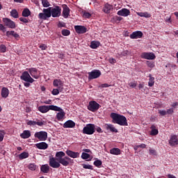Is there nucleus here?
<instances>
[{"mask_svg":"<svg viewBox=\"0 0 178 178\" xmlns=\"http://www.w3.org/2000/svg\"><path fill=\"white\" fill-rule=\"evenodd\" d=\"M3 22L4 23V25L9 29H16V24L15 22L8 17L3 18Z\"/></svg>","mask_w":178,"mask_h":178,"instance_id":"9","label":"nucleus"},{"mask_svg":"<svg viewBox=\"0 0 178 178\" xmlns=\"http://www.w3.org/2000/svg\"><path fill=\"white\" fill-rule=\"evenodd\" d=\"M71 161L72 159L66 156L65 152H57L56 153V159L54 157L49 158V165L51 168L58 169V168H60V164L63 165V166H69Z\"/></svg>","mask_w":178,"mask_h":178,"instance_id":"1","label":"nucleus"},{"mask_svg":"<svg viewBox=\"0 0 178 178\" xmlns=\"http://www.w3.org/2000/svg\"><path fill=\"white\" fill-rule=\"evenodd\" d=\"M141 37H143V32H141L140 31L133 32L130 35V38H131V40H135V39H137V38H141Z\"/></svg>","mask_w":178,"mask_h":178,"instance_id":"17","label":"nucleus"},{"mask_svg":"<svg viewBox=\"0 0 178 178\" xmlns=\"http://www.w3.org/2000/svg\"><path fill=\"white\" fill-rule=\"evenodd\" d=\"M108 62H109V63H111V64L116 63V59H115V58H109L108 59Z\"/></svg>","mask_w":178,"mask_h":178,"instance_id":"56","label":"nucleus"},{"mask_svg":"<svg viewBox=\"0 0 178 178\" xmlns=\"http://www.w3.org/2000/svg\"><path fill=\"white\" fill-rule=\"evenodd\" d=\"M83 169H90L92 170V165H87V164H83Z\"/></svg>","mask_w":178,"mask_h":178,"instance_id":"47","label":"nucleus"},{"mask_svg":"<svg viewBox=\"0 0 178 178\" xmlns=\"http://www.w3.org/2000/svg\"><path fill=\"white\" fill-rule=\"evenodd\" d=\"M150 129H152L150 132L151 136H156L158 133H159L158 129H156V127L155 125H152Z\"/></svg>","mask_w":178,"mask_h":178,"instance_id":"27","label":"nucleus"},{"mask_svg":"<svg viewBox=\"0 0 178 178\" xmlns=\"http://www.w3.org/2000/svg\"><path fill=\"white\" fill-rule=\"evenodd\" d=\"M110 154H112V155H120V149L113 148L110 150Z\"/></svg>","mask_w":178,"mask_h":178,"instance_id":"28","label":"nucleus"},{"mask_svg":"<svg viewBox=\"0 0 178 178\" xmlns=\"http://www.w3.org/2000/svg\"><path fill=\"white\" fill-rule=\"evenodd\" d=\"M30 75L33 77V79H40V74H38V71L35 68H29L28 70Z\"/></svg>","mask_w":178,"mask_h":178,"instance_id":"13","label":"nucleus"},{"mask_svg":"<svg viewBox=\"0 0 178 178\" xmlns=\"http://www.w3.org/2000/svg\"><path fill=\"white\" fill-rule=\"evenodd\" d=\"M31 136V134L30 133V131L25 130L22 134H21L20 136L22 138H29Z\"/></svg>","mask_w":178,"mask_h":178,"instance_id":"26","label":"nucleus"},{"mask_svg":"<svg viewBox=\"0 0 178 178\" xmlns=\"http://www.w3.org/2000/svg\"><path fill=\"white\" fill-rule=\"evenodd\" d=\"M62 12V8L59 6H56L55 8H51V15L52 17H59Z\"/></svg>","mask_w":178,"mask_h":178,"instance_id":"10","label":"nucleus"},{"mask_svg":"<svg viewBox=\"0 0 178 178\" xmlns=\"http://www.w3.org/2000/svg\"><path fill=\"white\" fill-rule=\"evenodd\" d=\"M99 42L98 41H92L90 43V48H92V49H97V48H98V47H99Z\"/></svg>","mask_w":178,"mask_h":178,"instance_id":"29","label":"nucleus"},{"mask_svg":"<svg viewBox=\"0 0 178 178\" xmlns=\"http://www.w3.org/2000/svg\"><path fill=\"white\" fill-rule=\"evenodd\" d=\"M29 169H30L31 170H35V165H34V164H30V165H29Z\"/></svg>","mask_w":178,"mask_h":178,"instance_id":"55","label":"nucleus"},{"mask_svg":"<svg viewBox=\"0 0 178 178\" xmlns=\"http://www.w3.org/2000/svg\"><path fill=\"white\" fill-rule=\"evenodd\" d=\"M10 15L12 17H14L15 19H17L19 17V13H17V10H16L15 9L13 10L10 12Z\"/></svg>","mask_w":178,"mask_h":178,"instance_id":"36","label":"nucleus"},{"mask_svg":"<svg viewBox=\"0 0 178 178\" xmlns=\"http://www.w3.org/2000/svg\"><path fill=\"white\" fill-rule=\"evenodd\" d=\"M26 112L29 113V112H31V109H30V108L26 107Z\"/></svg>","mask_w":178,"mask_h":178,"instance_id":"63","label":"nucleus"},{"mask_svg":"<svg viewBox=\"0 0 178 178\" xmlns=\"http://www.w3.org/2000/svg\"><path fill=\"white\" fill-rule=\"evenodd\" d=\"M0 30L1 31H3V33H5L6 31V27H5L3 24H0Z\"/></svg>","mask_w":178,"mask_h":178,"instance_id":"50","label":"nucleus"},{"mask_svg":"<svg viewBox=\"0 0 178 178\" xmlns=\"http://www.w3.org/2000/svg\"><path fill=\"white\" fill-rule=\"evenodd\" d=\"M149 152L150 155H156V151L155 149H149Z\"/></svg>","mask_w":178,"mask_h":178,"instance_id":"54","label":"nucleus"},{"mask_svg":"<svg viewBox=\"0 0 178 178\" xmlns=\"http://www.w3.org/2000/svg\"><path fill=\"white\" fill-rule=\"evenodd\" d=\"M40 170L43 173H48V172H49V165H48V164L42 165Z\"/></svg>","mask_w":178,"mask_h":178,"instance_id":"30","label":"nucleus"},{"mask_svg":"<svg viewBox=\"0 0 178 178\" xmlns=\"http://www.w3.org/2000/svg\"><path fill=\"white\" fill-rule=\"evenodd\" d=\"M167 115H173V113L175 112V108H171L167 110Z\"/></svg>","mask_w":178,"mask_h":178,"instance_id":"46","label":"nucleus"},{"mask_svg":"<svg viewBox=\"0 0 178 178\" xmlns=\"http://www.w3.org/2000/svg\"><path fill=\"white\" fill-rule=\"evenodd\" d=\"M101 76V71L99 70H94L90 72H88V79L94 80V79H98Z\"/></svg>","mask_w":178,"mask_h":178,"instance_id":"11","label":"nucleus"},{"mask_svg":"<svg viewBox=\"0 0 178 178\" xmlns=\"http://www.w3.org/2000/svg\"><path fill=\"white\" fill-rule=\"evenodd\" d=\"M74 126H76V123H74V122L72 120H67L63 124L64 129H73Z\"/></svg>","mask_w":178,"mask_h":178,"instance_id":"18","label":"nucleus"},{"mask_svg":"<svg viewBox=\"0 0 178 178\" xmlns=\"http://www.w3.org/2000/svg\"><path fill=\"white\" fill-rule=\"evenodd\" d=\"M61 33L65 35V36H67L70 34V31L67 30V29H63L61 32Z\"/></svg>","mask_w":178,"mask_h":178,"instance_id":"40","label":"nucleus"},{"mask_svg":"<svg viewBox=\"0 0 178 178\" xmlns=\"http://www.w3.org/2000/svg\"><path fill=\"white\" fill-rule=\"evenodd\" d=\"M138 88H139V90H141V88H144V84L140 83L138 86Z\"/></svg>","mask_w":178,"mask_h":178,"instance_id":"62","label":"nucleus"},{"mask_svg":"<svg viewBox=\"0 0 178 178\" xmlns=\"http://www.w3.org/2000/svg\"><path fill=\"white\" fill-rule=\"evenodd\" d=\"M49 111H59V106L50 105V106H40L38 111L41 113H47Z\"/></svg>","mask_w":178,"mask_h":178,"instance_id":"3","label":"nucleus"},{"mask_svg":"<svg viewBox=\"0 0 178 178\" xmlns=\"http://www.w3.org/2000/svg\"><path fill=\"white\" fill-rule=\"evenodd\" d=\"M140 56L143 59H147V60H154L156 58L152 52H143Z\"/></svg>","mask_w":178,"mask_h":178,"instance_id":"12","label":"nucleus"},{"mask_svg":"<svg viewBox=\"0 0 178 178\" xmlns=\"http://www.w3.org/2000/svg\"><path fill=\"white\" fill-rule=\"evenodd\" d=\"M35 138H38L40 141H45L48 138V134L46 131H39L35 134Z\"/></svg>","mask_w":178,"mask_h":178,"instance_id":"7","label":"nucleus"},{"mask_svg":"<svg viewBox=\"0 0 178 178\" xmlns=\"http://www.w3.org/2000/svg\"><path fill=\"white\" fill-rule=\"evenodd\" d=\"M94 165L95 166H97L98 168L101 166V165H102V161H101L100 160H97L94 162Z\"/></svg>","mask_w":178,"mask_h":178,"instance_id":"43","label":"nucleus"},{"mask_svg":"<svg viewBox=\"0 0 178 178\" xmlns=\"http://www.w3.org/2000/svg\"><path fill=\"white\" fill-rule=\"evenodd\" d=\"M82 159H88L90 158V154L86 152H83L81 155Z\"/></svg>","mask_w":178,"mask_h":178,"instance_id":"39","label":"nucleus"},{"mask_svg":"<svg viewBox=\"0 0 178 178\" xmlns=\"http://www.w3.org/2000/svg\"><path fill=\"white\" fill-rule=\"evenodd\" d=\"M172 108H175V106H177V102L173 103L172 104Z\"/></svg>","mask_w":178,"mask_h":178,"instance_id":"64","label":"nucleus"},{"mask_svg":"<svg viewBox=\"0 0 178 178\" xmlns=\"http://www.w3.org/2000/svg\"><path fill=\"white\" fill-rule=\"evenodd\" d=\"M83 17H85L86 19H90V17H91V14H90V13L85 12L83 14Z\"/></svg>","mask_w":178,"mask_h":178,"instance_id":"45","label":"nucleus"},{"mask_svg":"<svg viewBox=\"0 0 178 178\" xmlns=\"http://www.w3.org/2000/svg\"><path fill=\"white\" fill-rule=\"evenodd\" d=\"M99 104L97 103V102L92 101L89 102L88 109L91 112H95V111H98L99 109Z\"/></svg>","mask_w":178,"mask_h":178,"instance_id":"8","label":"nucleus"},{"mask_svg":"<svg viewBox=\"0 0 178 178\" xmlns=\"http://www.w3.org/2000/svg\"><path fill=\"white\" fill-rule=\"evenodd\" d=\"M159 113L161 115V116H165V115H167V112L165 110H159Z\"/></svg>","mask_w":178,"mask_h":178,"instance_id":"48","label":"nucleus"},{"mask_svg":"<svg viewBox=\"0 0 178 178\" xmlns=\"http://www.w3.org/2000/svg\"><path fill=\"white\" fill-rule=\"evenodd\" d=\"M53 111H55L56 112H59L56 115V118L58 120H62V119L65 118V113L63 111V109H62L60 107H58V110H53Z\"/></svg>","mask_w":178,"mask_h":178,"instance_id":"15","label":"nucleus"},{"mask_svg":"<svg viewBox=\"0 0 178 178\" xmlns=\"http://www.w3.org/2000/svg\"><path fill=\"white\" fill-rule=\"evenodd\" d=\"M117 15H118V16H123L124 17H127V16L130 15V10L127 8H122V10L118 11Z\"/></svg>","mask_w":178,"mask_h":178,"instance_id":"14","label":"nucleus"},{"mask_svg":"<svg viewBox=\"0 0 178 178\" xmlns=\"http://www.w3.org/2000/svg\"><path fill=\"white\" fill-rule=\"evenodd\" d=\"M74 29L78 34H84V33H87V28H86V26H75Z\"/></svg>","mask_w":178,"mask_h":178,"instance_id":"16","label":"nucleus"},{"mask_svg":"<svg viewBox=\"0 0 178 178\" xmlns=\"http://www.w3.org/2000/svg\"><path fill=\"white\" fill-rule=\"evenodd\" d=\"M62 81L59 79H55L53 82V85L54 87H59V86H62Z\"/></svg>","mask_w":178,"mask_h":178,"instance_id":"37","label":"nucleus"},{"mask_svg":"<svg viewBox=\"0 0 178 178\" xmlns=\"http://www.w3.org/2000/svg\"><path fill=\"white\" fill-rule=\"evenodd\" d=\"M51 99H49V100L44 102V104H47V105H49V104H51Z\"/></svg>","mask_w":178,"mask_h":178,"instance_id":"61","label":"nucleus"},{"mask_svg":"<svg viewBox=\"0 0 178 178\" xmlns=\"http://www.w3.org/2000/svg\"><path fill=\"white\" fill-rule=\"evenodd\" d=\"M138 146L139 147V148H145V147H147V145L142 143Z\"/></svg>","mask_w":178,"mask_h":178,"instance_id":"59","label":"nucleus"},{"mask_svg":"<svg viewBox=\"0 0 178 178\" xmlns=\"http://www.w3.org/2000/svg\"><path fill=\"white\" fill-rule=\"evenodd\" d=\"M111 118L113 119V123H117L120 126H127V119L126 117L116 113H111Z\"/></svg>","mask_w":178,"mask_h":178,"instance_id":"2","label":"nucleus"},{"mask_svg":"<svg viewBox=\"0 0 178 178\" xmlns=\"http://www.w3.org/2000/svg\"><path fill=\"white\" fill-rule=\"evenodd\" d=\"M36 147L38 148V149H47V148H48V144H47L45 142H42L37 143Z\"/></svg>","mask_w":178,"mask_h":178,"instance_id":"23","label":"nucleus"},{"mask_svg":"<svg viewBox=\"0 0 178 178\" xmlns=\"http://www.w3.org/2000/svg\"><path fill=\"white\" fill-rule=\"evenodd\" d=\"M170 145L172 147L175 145H178V138L176 135L172 136L170 140H169Z\"/></svg>","mask_w":178,"mask_h":178,"instance_id":"19","label":"nucleus"},{"mask_svg":"<svg viewBox=\"0 0 178 178\" xmlns=\"http://www.w3.org/2000/svg\"><path fill=\"white\" fill-rule=\"evenodd\" d=\"M28 126H35V121L30 120L27 122Z\"/></svg>","mask_w":178,"mask_h":178,"instance_id":"51","label":"nucleus"},{"mask_svg":"<svg viewBox=\"0 0 178 178\" xmlns=\"http://www.w3.org/2000/svg\"><path fill=\"white\" fill-rule=\"evenodd\" d=\"M6 35H7V37H10V35H12L16 40H17V38H20V35H19V34H17V33L15 32V31H8L6 33Z\"/></svg>","mask_w":178,"mask_h":178,"instance_id":"21","label":"nucleus"},{"mask_svg":"<svg viewBox=\"0 0 178 178\" xmlns=\"http://www.w3.org/2000/svg\"><path fill=\"white\" fill-rule=\"evenodd\" d=\"M51 16V7L48 8H44L42 10V13H40L38 15L39 19H42V20H47V19H49Z\"/></svg>","mask_w":178,"mask_h":178,"instance_id":"5","label":"nucleus"},{"mask_svg":"<svg viewBox=\"0 0 178 178\" xmlns=\"http://www.w3.org/2000/svg\"><path fill=\"white\" fill-rule=\"evenodd\" d=\"M9 95V90L6 88H3L1 90V97L3 98H8Z\"/></svg>","mask_w":178,"mask_h":178,"instance_id":"25","label":"nucleus"},{"mask_svg":"<svg viewBox=\"0 0 178 178\" xmlns=\"http://www.w3.org/2000/svg\"><path fill=\"white\" fill-rule=\"evenodd\" d=\"M4 136L5 132L3 131H0V141H3Z\"/></svg>","mask_w":178,"mask_h":178,"instance_id":"49","label":"nucleus"},{"mask_svg":"<svg viewBox=\"0 0 178 178\" xmlns=\"http://www.w3.org/2000/svg\"><path fill=\"white\" fill-rule=\"evenodd\" d=\"M65 153L67 154V155H68V156H70V158H79V152H74L71 150H67Z\"/></svg>","mask_w":178,"mask_h":178,"instance_id":"22","label":"nucleus"},{"mask_svg":"<svg viewBox=\"0 0 178 178\" xmlns=\"http://www.w3.org/2000/svg\"><path fill=\"white\" fill-rule=\"evenodd\" d=\"M147 65L151 68L155 67V63L152 61H147Z\"/></svg>","mask_w":178,"mask_h":178,"instance_id":"42","label":"nucleus"},{"mask_svg":"<svg viewBox=\"0 0 178 178\" xmlns=\"http://www.w3.org/2000/svg\"><path fill=\"white\" fill-rule=\"evenodd\" d=\"M70 13V9L67 6L65 5L63 6V16L65 17V19H67L69 17V15Z\"/></svg>","mask_w":178,"mask_h":178,"instance_id":"20","label":"nucleus"},{"mask_svg":"<svg viewBox=\"0 0 178 178\" xmlns=\"http://www.w3.org/2000/svg\"><path fill=\"white\" fill-rule=\"evenodd\" d=\"M99 87H102V88H106L108 87H110V86H108V83H104V84H102Z\"/></svg>","mask_w":178,"mask_h":178,"instance_id":"57","label":"nucleus"},{"mask_svg":"<svg viewBox=\"0 0 178 178\" xmlns=\"http://www.w3.org/2000/svg\"><path fill=\"white\" fill-rule=\"evenodd\" d=\"M40 48H41L42 51H45V49H47V45H45V44H41V45L40 46Z\"/></svg>","mask_w":178,"mask_h":178,"instance_id":"58","label":"nucleus"},{"mask_svg":"<svg viewBox=\"0 0 178 178\" xmlns=\"http://www.w3.org/2000/svg\"><path fill=\"white\" fill-rule=\"evenodd\" d=\"M83 134H88L89 136L94 134V133H95V125L92 124H86L83 129Z\"/></svg>","mask_w":178,"mask_h":178,"instance_id":"4","label":"nucleus"},{"mask_svg":"<svg viewBox=\"0 0 178 178\" xmlns=\"http://www.w3.org/2000/svg\"><path fill=\"white\" fill-rule=\"evenodd\" d=\"M0 52H6V46H5V44L0 45Z\"/></svg>","mask_w":178,"mask_h":178,"instance_id":"41","label":"nucleus"},{"mask_svg":"<svg viewBox=\"0 0 178 178\" xmlns=\"http://www.w3.org/2000/svg\"><path fill=\"white\" fill-rule=\"evenodd\" d=\"M138 16H140V17H151V15L148 13V12H140V13H137Z\"/></svg>","mask_w":178,"mask_h":178,"instance_id":"34","label":"nucleus"},{"mask_svg":"<svg viewBox=\"0 0 178 178\" xmlns=\"http://www.w3.org/2000/svg\"><path fill=\"white\" fill-rule=\"evenodd\" d=\"M21 80L26 81V83H34V79L31 78V76L27 71H25L22 73L21 76Z\"/></svg>","mask_w":178,"mask_h":178,"instance_id":"6","label":"nucleus"},{"mask_svg":"<svg viewBox=\"0 0 178 178\" xmlns=\"http://www.w3.org/2000/svg\"><path fill=\"white\" fill-rule=\"evenodd\" d=\"M30 15H31V12L30 11V10L29 8H25L22 11V16L24 17H29V16H30Z\"/></svg>","mask_w":178,"mask_h":178,"instance_id":"32","label":"nucleus"},{"mask_svg":"<svg viewBox=\"0 0 178 178\" xmlns=\"http://www.w3.org/2000/svg\"><path fill=\"white\" fill-rule=\"evenodd\" d=\"M51 94H53V95H58L59 94V90L54 89L51 92Z\"/></svg>","mask_w":178,"mask_h":178,"instance_id":"52","label":"nucleus"},{"mask_svg":"<svg viewBox=\"0 0 178 178\" xmlns=\"http://www.w3.org/2000/svg\"><path fill=\"white\" fill-rule=\"evenodd\" d=\"M111 9H112V6L107 3L104 6L103 10L104 13H111Z\"/></svg>","mask_w":178,"mask_h":178,"instance_id":"33","label":"nucleus"},{"mask_svg":"<svg viewBox=\"0 0 178 178\" xmlns=\"http://www.w3.org/2000/svg\"><path fill=\"white\" fill-rule=\"evenodd\" d=\"M38 126H44V122H35Z\"/></svg>","mask_w":178,"mask_h":178,"instance_id":"60","label":"nucleus"},{"mask_svg":"<svg viewBox=\"0 0 178 178\" xmlns=\"http://www.w3.org/2000/svg\"><path fill=\"white\" fill-rule=\"evenodd\" d=\"M106 129L107 130H110V131H112V133H118L116 128H115V127L111 124H106Z\"/></svg>","mask_w":178,"mask_h":178,"instance_id":"24","label":"nucleus"},{"mask_svg":"<svg viewBox=\"0 0 178 178\" xmlns=\"http://www.w3.org/2000/svg\"><path fill=\"white\" fill-rule=\"evenodd\" d=\"M19 159H26V158H29V153L24 152L22 153H21L20 154H19Z\"/></svg>","mask_w":178,"mask_h":178,"instance_id":"35","label":"nucleus"},{"mask_svg":"<svg viewBox=\"0 0 178 178\" xmlns=\"http://www.w3.org/2000/svg\"><path fill=\"white\" fill-rule=\"evenodd\" d=\"M19 20H20V22H22L23 23H29V20L24 17H20Z\"/></svg>","mask_w":178,"mask_h":178,"instance_id":"53","label":"nucleus"},{"mask_svg":"<svg viewBox=\"0 0 178 178\" xmlns=\"http://www.w3.org/2000/svg\"><path fill=\"white\" fill-rule=\"evenodd\" d=\"M42 3L44 8H48L50 6L49 1L48 0H42Z\"/></svg>","mask_w":178,"mask_h":178,"instance_id":"38","label":"nucleus"},{"mask_svg":"<svg viewBox=\"0 0 178 178\" xmlns=\"http://www.w3.org/2000/svg\"><path fill=\"white\" fill-rule=\"evenodd\" d=\"M149 79L148 82V86L149 87H152L154 84H155V78H154V76H152V75L151 74L149 75Z\"/></svg>","mask_w":178,"mask_h":178,"instance_id":"31","label":"nucleus"},{"mask_svg":"<svg viewBox=\"0 0 178 178\" xmlns=\"http://www.w3.org/2000/svg\"><path fill=\"white\" fill-rule=\"evenodd\" d=\"M129 87H131V88H136V87H137V83L136 81L134 82H130L129 83Z\"/></svg>","mask_w":178,"mask_h":178,"instance_id":"44","label":"nucleus"}]
</instances>
